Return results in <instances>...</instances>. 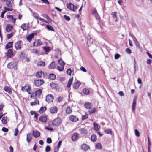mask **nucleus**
Here are the masks:
<instances>
[{
  "mask_svg": "<svg viewBox=\"0 0 152 152\" xmlns=\"http://www.w3.org/2000/svg\"><path fill=\"white\" fill-rule=\"evenodd\" d=\"M46 110V108L45 107H41L39 110V112L40 113H42L44 112Z\"/></svg>",
  "mask_w": 152,
  "mask_h": 152,
  "instance_id": "obj_32",
  "label": "nucleus"
},
{
  "mask_svg": "<svg viewBox=\"0 0 152 152\" xmlns=\"http://www.w3.org/2000/svg\"><path fill=\"white\" fill-rule=\"evenodd\" d=\"M19 132V131L18 129L16 128L15 129V133L14 134V135L15 136H16L17 135L18 132Z\"/></svg>",
  "mask_w": 152,
  "mask_h": 152,
  "instance_id": "obj_61",
  "label": "nucleus"
},
{
  "mask_svg": "<svg viewBox=\"0 0 152 152\" xmlns=\"http://www.w3.org/2000/svg\"><path fill=\"white\" fill-rule=\"evenodd\" d=\"M37 93V95H38L39 96H40L42 93V90L39 89L36 91Z\"/></svg>",
  "mask_w": 152,
  "mask_h": 152,
  "instance_id": "obj_53",
  "label": "nucleus"
},
{
  "mask_svg": "<svg viewBox=\"0 0 152 152\" xmlns=\"http://www.w3.org/2000/svg\"><path fill=\"white\" fill-rule=\"evenodd\" d=\"M93 125L94 127L95 130L97 131H98L99 129V126L96 123L94 122L93 123Z\"/></svg>",
  "mask_w": 152,
  "mask_h": 152,
  "instance_id": "obj_27",
  "label": "nucleus"
},
{
  "mask_svg": "<svg viewBox=\"0 0 152 152\" xmlns=\"http://www.w3.org/2000/svg\"><path fill=\"white\" fill-rule=\"evenodd\" d=\"M56 78V76L54 74H50L49 76V78L51 80H54Z\"/></svg>",
  "mask_w": 152,
  "mask_h": 152,
  "instance_id": "obj_28",
  "label": "nucleus"
},
{
  "mask_svg": "<svg viewBox=\"0 0 152 152\" xmlns=\"http://www.w3.org/2000/svg\"><path fill=\"white\" fill-rule=\"evenodd\" d=\"M129 36L132 37L134 42H135L137 41L135 37L133 34L131 33H129Z\"/></svg>",
  "mask_w": 152,
  "mask_h": 152,
  "instance_id": "obj_42",
  "label": "nucleus"
},
{
  "mask_svg": "<svg viewBox=\"0 0 152 152\" xmlns=\"http://www.w3.org/2000/svg\"><path fill=\"white\" fill-rule=\"evenodd\" d=\"M51 150V148L49 146H47L46 148L45 151L46 152H48Z\"/></svg>",
  "mask_w": 152,
  "mask_h": 152,
  "instance_id": "obj_48",
  "label": "nucleus"
},
{
  "mask_svg": "<svg viewBox=\"0 0 152 152\" xmlns=\"http://www.w3.org/2000/svg\"><path fill=\"white\" fill-rule=\"evenodd\" d=\"M2 130L3 131L5 132H7L8 131V129L7 128L4 127H3L2 128Z\"/></svg>",
  "mask_w": 152,
  "mask_h": 152,
  "instance_id": "obj_63",
  "label": "nucleus"
},
{
  "mask_svg": "<svg viewBox=\"0 0 152 152\" xmlns=\"http://www.w3.org/2000/svg\"><path fill=\"white\" fill-rule=\"evenodd\" d=\"M120 55L118 53H117L115 55V59H118L120 57Z\"/></svg>",
  "mask_w": 152,
  "mask_h": 152,
  "instance_id": "obj_60",
  "label": "nucleus"
},
{
  "mask_svg": "<svg viewBox=\"0 0 152 152\" xmlns=\"http://www.w3.org/2000/svg\"><path fill=\"white\" fill-rule=\"evenodd\" d=\"M2 122L4 124H6L7 123V121L5 118V117H4L2 118L1 120Z\"/></svg>",
  "mask_w": 152,
  "mask_h": 152,
  "instance_id": "obj_55",
  "label": "nucleus"
},
{
  "mask_svg": "<svg viewBox=\"0 0 152 152\" xmlns=\"http://www.w3.org/2000/svg\"><path fill=\"white\" fill-rule=\"evenodd\" d=\"M12 25L8 24L6 26V30L7 32H10L12 30Z\"/></svg>",
  "mask_w": 152,
  "mask_h": 152,
  "instance_id": "obj_22",
  "label": "nucleus"
},
{
  "mask_svg": "<svg viewBox=\"0 0 152 152\" xmlns=\"http://www.w3.org/2000/svg\"><path fill=\"white\" fill-rule=\"evenodd\" d=\"M13 56V53L12 49H9L8 50L7 56L8 57H11Z\"/></svg>",
  "mask_w": 152,
  "mask_h": 152,
  "instance_id": "obj_12",
  "label": "nucleus"
},
{
  "mask_svg": "<svg viewBox=\"0 0 152 152\" xmlns=\"http://www.w3.org/2000/svg\"><path fill=\"white\" fill-rule=\"evenodd\" d=\"M6 4L9 7H11L12 6V4H11L10 1H7Z\"/></svg>",
  "mask_w": 152,
  "mask_h": 152,
  "instance_id": "obj_43",
  "label": "nucleus"
},
{
  "mask_svg": "<svg viewBox=\"0 0 152 152\" xmlns=\"http://www.w3.org/2000/svg\"><path fill=\"white\" fill-rule=\"evenodd\" d=\"M64 68V66H58L57 67V69L59 71H62L63 70Z\"/></svg>",
  "mask_w": 152,
  "mask_h": 152,
  "instance_id": "obj_46",
  "label": "nucleus"
},
{
  "mask_svg": "<svg viewBox=\"0 0 152 152\" xmlns=\"http://www.w3.org/2000/svg\"><path fill=\"white\" fill-rule=\"evenodd\" d=\"M136 106V103L135 101L134 100L132 105V110L134 112L135 111V109Z\"/></svg>",
  "mask_w": 152,
  "mask_h": 152,
  "instance_id": "obj_29",
  "label": "nucleus"
},
{
  "mask_svg": "<svg viewBox=\"0 0 152 152\" xmlns=\"http://www.w3.org/2000/svg\"><path fill=\"white\" fill-rule=\"evenodd\" d=\"M80 69L81 71L84 72H86L87 71L86 69L83 66H82L80 68Z\"/></svg>",
  "mask_w": 152,
  "mask_h": 152,
  "instance_id": "obj_64",
  "label": "nucleus"
},
{
  "mask_svg": "<svg viewBox=\"0 0 152 152\" xmlns=\"http://www.w3.org/2000/svg\"><path fill=\"white\" fill-rule=\"evenodd\" d=\"M58 62L59 64L61 65V66H64L65 64L64 62L61 59H60L59 60H58Z\"/></svg>",
  "mask_w": 152,
  "mask_h": 152,
  "instance_id": "obj_39",
  "label": "nucleus"
},
{
  "mask_svg": "<svg viewBox=\"0 0 152 152\" xmlns=\"http://www.w3.org/2000/svg\"><path fill=\"white\" fill-rule=\"evenodd\" d=\"M79 131L82 134L86 135L88 134V131L87 130L84 128L80 129Z\"/></svg>",
  "mask_w": 152,
  "mask_h": 152,
  "instance_id": "obj_11",
  "label": "nucleus"
},
{
  "mask_svg": "<svg viewBox=\"0 0 152 152\" xmlns=\"http://www.w3.org/2000/svg\"><path fill=\"white\" fill-rule=\"evenodd\" d=\"M42 44V42L40 40H38L37 42L36 46H39Z\"/></svg>",
  "mask_w": 152,
  "mask_h": 152,
  "instance_id": "obj_54",
  "label": "nucleus"
},
{
  "mask_svg": "<svg viewBox=\"0 0 152 152\" xmlns=\"http://www.w3.org/2000/svg\"><path fill=\"white\" fill-rule=\"evenodd\" d=\"M80 83L79 82H75L73 85V87L75 89L78 88L80 85Z\"/></svg>",
  "mask_w": 152,
  "mask_h": 152,
  "instance_id": "obj_17",
  "label": "nucleus"
},
{
  "mask_svg": "<svg viewBox=\"0 0 152 152\" xmlns=\"http://www.w3.org/2000/svg\"><path fill=\"white\" fill-rule=\"evenodd\" d=\"M83 93L85 94L88 95L89 93V90L87 88H84L83 90Z\"/></svg>",
  "mask_w": 152,
  "mask_h": 152,
  "instance_id": "obj_37",
  "label": "nucleus"
},
{
  "mask_svg": "<svg viewBox=\"0 0 152 152\" xmlns=\"http://www.w3.org/2000/svg\"><path fill=\"white\" fill-rule=\"evenodd\" d=\"M17 64L14 62H10L7 64V67L10 69L15 70L17 69Z\"/></svg>",
  "mask_w": 152,
  "mask_h": 152,
  "instance_id": "obj_2",
  "label": "nucleus"
},
{
  "mask_svg": "<svg viewBox=\"0 0 152 152\" xmlns=\"http://www.w3.org/2000/svg\"><path fill=\"white\" fill-rule=\"evenodd\" d=\"M88 117V115L87 114H86L85 115H82V119L84 120L85 119L87 118Z\"/></svg>",
  "mask_w": 152,
  "mask_h": 152,
  "instance_id": "obj_50",
  "label": "nucleus"
},
{
  "mask_svg": "<svg viewBox=\"0 0 152 152\" xmlns=\"http://www.w3.org/2000/svg\"><path fill=\"white\" fill-rule=\"evenodd\" d=\"M34 37V34L33 33H31L27 37L26 39L30 42L32 40V39Z\"/></svg>",
  "mask_w": 152,
  "mask_h": 152,
  "instance_id": "obj_19",
  "label": "nucleus"
},
{
  "mask_svg": "<svg viewBox=\"0 0 152 152\" xmlns=\"http://www.w3.org/2000/svg\"><path fill=\"white\" fill-rule=\"evenodd\" d=\"M61 122V119L59 118H57L52 121L53 125L55 126H58Z\"/></svg>",
  "mask_w": 152,
  "mask_h": 152,
  "instance_id": "obj_1",
  "label": "nucleus"
},
{
  "mask_svg": "<svg viewBox=\"0 0 152 152\" xmlns=\"http://www.w3.org/2000/svg\"><path fill=\"white\" fill-rule=\"evenodd\" d=\"M7 18H8L11 21V22L15 23V22L16 19L14 18L12 15H7Z\"/></svg>",
  "mask_w": 152,
  "mask_h": 152,
  "instance_id": "obj_9",
  "label": "nucleus"
},
{
  "mask_svg": "<svg viewBox=\"0 0 152 152\" xmlns=\"http://www.w3.org/2000/svg\"><path fill=\"white\" fill-rule=\"evenodd\" d=\"M31 87L29 86H26L24 87H22V90L23 91H26L28 92L29 94H31V93L30 92L31 91Z\"/></svg>",
  "mask_w": 152,
  "mask_h": 152,
  "instance_id": "obj_4",
  "label": "nucleus"
},
{
  "mask_svg": "<svg viewBox=\"0 0 152 152\" xmlns=\"http://www.w3.org/2000/svg\"><path fill=\"white\" fill-rule=\"evenodd\" d=\"M72 72V71L70 68L68 69L66 71L67 74L69 75H71Z\"/></svg>",
  "mask_w": 152,
  "mask_h": 152,
  "instance_id": "obj_52",
  "label": "nucleus"
},
{
  "mask_svg": "<svg viewBox=\"0 0 152 152\" xmlns=\"http://www.w3.org/2000/svg\"><path fill=\"white\" fill-rule=\"evenodd\" d=\"M43 3H44L47 4H48L49 3L48 0H41Z\"/></svg>",
  "mask_w": 152,
  "mask_h": 152,
  "instance_id": "obj_62",
  "label": "nucleus"
},
{
  "mask_svg": "<svg viewBox=\"0 0 152 152\" xmlns=\"http://www.w3.org/2000/svg\"><path fill=\"white\" fill-rule=\"evenodd\" d=\"M4 89L6 92L8 93L9 94H10L11 92L10 88L8 87L5 86L4 87Z\"/></svg>",
  "mask_w": 152,
  "mask_h": 152,
  "instance_id": "obj_34",
  "label": "nucleus"
},
{
  "mask_svg": "<svg viewBox=\"0 0 152 152\" xmlns=\"http://www.w3.org/2000/svg\"><path fill=\"white\" fill-rule=\"evenodd\" d=\"M39 120L41 122H45L47 121V118L45 116H42L39 117Z\"/></svg>",
  "mask_w": 152,
  "mask_h": 152,
  "instance_id": "obj_15",
  "label": "nucleus"
},
{
  "mask_svg": "<svg viewBox=\"0 0 152 152\" xmlns=\"http://www.w3.org/2000/svg\"><path fill=\"white\" fill-rule=\"evenodd\" d=\"M85 107L87 109H90L91 107V103L89 102H86L84 104Z\"/></svg>",
  "mask_w": 152,
  "mask_h": 152,
  "instance_id": "obj_23",
  "label": "nucleus"
},
{
  "mask_svg": "<svg viewBox=\"0 0 152 152\" xmlns=\"http://www.w3.org/2000/svg\"><path fill=\"white\" fill-rule=\"evenodd\" d=\"M35 84L36 86H41L44 83L42 80H34Z\"/></svg>",
  "mask_w": 152,
  "mask_h": 152,
  "instance_id": "obj_3",
  "label": "nucleus"
},
{
  "mask_svg": "<svg viewBox=\"0 0 152 152\" xmlns=\"http://www.w3.org/2000/svg\"><path fill=\"white\" fill-rule=\"evenodd\" d=\"M35 75L37 77L41 78L42 76L43 77L44 76L45 74L43 72L41 71L40 72H37Z\"/></svg>",
  "mask_w": 152,
  "mask_h": 152,
  "instance_id": "obj_13",
  "label": "nucleus"
},
{
  "mask_svg": "<svg viewBox=\"0 0 152 152\" xmlns=\"http://www.w3.org/2000/svg\"><path fill=\"white\" fill-rule=\"evenodd\" d=\"M64 17L67 21H69L70 20V17L66 15H64Z\"/></svg>",
  "mask_w": 152,
  "mask_h": 152,
  "instance_id": "obj_51",
  "label": "nucleus"
},
{
  "mask_svg": "<svg viewBox=\"0 0 152 152\" xmlns=\"http://www.w3.org/2000/svg\"><path fill=\"white\" fill-rule=\"evenodd\" d=\"M13 42H8L6 45L5 48L7 49L12 48V46Z\"/></svg>",
  "mask_w": 152,
  "mask_h": 152,
  "instance_id": "obj_20",
  "label": "nucleus"
},
{
  "mask_svg": "<svg viewBox=\"0 0 152 152\" xmlns=\"http://www.w3.org/2000/svg\"><path fill=\"white\" fill-rule=\"evenodd\" d=\"M53 96L51 94L47 95L46 97L45 100L48 103L52 102L53 99Z\"/></svg>",
  "mask_w": 152,
  "mask_h": 152,
  "instance_id": "obj_5",
  "label": "nucleus"
},
{
  "mask_svg": "<svg viewBox=\"0 0 152 152\" xmlns=\"http://www.w3.org/2000/svg\"><path fill=\"white\" fill-rule=\"evenodd\" d=\"M69 119L73 122H76L79 120V119L77 117L73 115H71L70 116Z\"/></svg>",
  "mask_w": 152,
  "mask_h": 152,
  "instance_id": "obj_6",
  "label": "nucleus"
},
{
  "mask_svg": "<svg viewBox=\"0 0 152 152\" xmlns=\"http://www.w3.org/2000/svg\"><path fill=\"white\" fill-rule=\"evenodd\" d=\"M46 27L47 29L49 31H54V30L53 29V27L51 25H47Z\"/></svg>",
  "mask_w": 152,
  "mask_h": 152,
  "instance_id": "obj_38",
  "label": "nucleus"
},
{
  "mask_svg": "<svg viewBox=\"0 0 152 152\" xmlns=\"http://www.w3.org/2000/svg\"><path fill=\"white\" fill-rule=\"evenodd\" d=\"M81 148V149L85 151H86L90 148L89 146L86 144H83Z\"/></svg>",
  "mask_w": 152,
  "mask_h": 152,
  "instance_id": "obj_10",
  "label": "nucleus"
},
{
  "mask_svg": "<svg viewBox=\"0 0 152 152\" xmlns=\"http://www.w3.org/2000/svg\"><path fill=\"white\" fill-rule=\"evenodd\" d=\"M47 142L48 143H50L52 142V140L51 138L48 137L47 139Z\"/></svg>",
  "mask_w": 152,
  "mask_h": 152,
  "instance_id": "obj_57",
  "label": "nucleus"
},
{
  "mask_svg": "<svg viewBox=\"0 0 152 152\" xmlns=\"http://www.w3.org/2000/svg\"><path fill=\"white\" fill-rule=\"evenodd\" d=\"M73 77L70 79L67 84V87L69 88L70 87L73 81Z\"/></svg>",
  "mask_w": 152,
  "mask_h": 152,
  "instance_id": "obj_33",
  "label": "nucleus"
},
{
  "mask_svg": "<svg viewBox=\"0 0 152 152\" xmlns=\"http://www.w3.org/2000/svg\"><path fill=\"white\" fill-rule=\"evenodd\" d=\"M45 63L43 61H40V62L37 64L38 66H42V67H44L45 66Z\"/></svg>",
  "mask_w": 152,
  "mask_h": 152,
  "instance_id": "obj_41",
  "label": "nucleus"
},
{
  "mask_svg": "<svg viewBox=\"0 0 152 152\" xmlns=\"http://www.w3.org/2000/svg\"><path fill=\"white\" fill-rule=\"evenodd\" d=\"M21 27L23 31L26 30L28 28V26H26L25 23H24L22 24L21 26Z\"/></svg>",
  "mask_w": 152,
  "mask_h": 152,
  "instance_id": "obj_36",
  "label": "nucleus"
},
{
  "mask_svg": "<svg viewBox=\"0 0 152 152\" xmlns=\"http://www.w3.org/2000/svg\"><path fill=\"white\" fill-rule=\"evenodd\" d=\"M96 112V108H93L89 110L88 112L90 114H92Z\"/></svg>",
  "mask_w": 152,
  "mask_h": 152,
  "instance_id": "obj_40",
  "label": "nucleus"
},
{
  "mask_svg": "<svg viewBox=\"0 0 152 152\" xmlns=\"http://www.w3.org/2000/svg\"><path fill=\"white\" fill-rule=\"evenodd\" d=\"M96 148L98 149H101L102 147L101 144L99 143H98L96 145Z\"/></svg>",
  "mask_w": 152,
  "mask_h": 152,
  "instance_id": "obj_44",
  "label": "nucleus"
},
{
  "mask_svg": "<svg viewBox=\"0 0 152 152\" xmlns=\"http://www.w3.org/2000/svg\"><path fill=\"white\" fill-rule=\"evenodd\" d=\"M56 65L54 62H53L50 64L49 68L50 69H53L56 67Z\"/></svg>",
  "mask_w": 152,
  "mask_h": 152,
  "instance_id": "obj_25",
  "label": "nucleus"
},
{
  "mask_svg": "<svg viewBox=\"0 0 152 152\" xmlns=\"http://www.w3.org/2000/svg\"><path fill=\"white\" fill-rule=\"evenodd\" d=\"M32 139L31 134V133H28L27 134L26 140L29 142H31Z\"/></svg>",
  "mask_w": 152,
  "mask_h": 152,
  "instance_id": "obj_16",
  "label": "nucleus"
},
{
  "mask_svg": "<svg viewBox=\"0 0 152 152\" xmlns=\"http://www.w3.org/2000/svg\"><path fill=\"white\" fill-rule=\"evenodd\" d=\"M43 17L46 18L49 23H51L52 21V20L47 15H45Z\"/></svg>",
  "mask_w": 152,
  "mask_h": 152,
  "instance_id": "obj_35",
  "label": "nucleus"
},
{
  "mask_svg": "<svg viewBox=\"0 0 152 152\" xmlns=\"http://www.w3.org/2000/svg\"><path fill=\"white\" fill-rule=\"evenodd\" d=\"M43 48L46 52H48L50 50V48L49 47H44Z\"/></svg>",
  "mask_w": 152,
  "mask_h": 152,
  "instance_id": "obj_47",
  "label": "nucleus"
},
{
  "mask_svg": "<svg viewBox=\"0 0 152 152\" xmlns=\"http://www.w3.org/2000/svg\"><path fill=\"white\" fill-rule=\"evenodd\" d=\"M33 134L34 136L36 138L38 137L40 135V132L37 131L33 130Z\"/></svg>",
  "mask_w": 152,
  "mask_h": 152,
  "instance_id": "obj_18",
  "label": "nucleus"
},
{
  "mask_svg": "<svg viewBox=\"0 0 152 152\" xmlns=\"http://www.w3.org/2000/svg\"><path fill=\"white\" fill-rule=\"evenodd\" d=\"M72 112L71 108L69 107H68L66 110V114H70Z\"/></svg>",
  "mask_w": 152,
  "mask_h": 152,
  "instance_id": "obj_30",
  "label": "nucleus"
},
{
  "mask_svg": "<svg viewBox=\"0 0 152 152\" xmlns=\"http://www.w3.org/2000/svg\"><path fill=\"white\" fill-rule=\"evenodd\" d=\"M57 108L56 107H54L50 109V112L52 114L55 113L57 112Z\"/></svg>",
  "mask_w": 152,
  "mask_h": 152,
  "instance_id": "obj_14",
  "label": "nucleus"
},
{
  "mask_svg": "<svg viewBox=\"0 0 152 152\" xmlns=\"http://www.w3.org/2000/svg\"><path fill=\"white\" fill-rule=\"evenodd\" d=\"M88 39L87 45L89 46L93 43L94 40L92 38H91L90 37H88Z\"/></svg>",
  "mask_w": 152,
  "mask_h": 152,
  "instance_id": "obj_26",
  "label": "nucleus"
},
{
  "mask_svg": "<svg viewBox=\"0 0 152 152\" xmlns=\"http://www.w3.org/2000/svg\"><path fill=\"white\" fill-rule=\"evenodd\" d=\"M13 36V33L12 32L10 34H7V37L8 39H10Z\"/></svg>",
  "mask_w": 152,
  "mask_h": 152,
  "instance_id": "obj_59",
  "label": "nucleus"
},
{
  "mask_svg": "<svg viewBox=\"0 0 152 152\" xmlns=\"http://www.w3.org/2000/svg\"><path fill=\"white\" fill-rule=\"evenodd\" d=\"M5 10L7 11H12L13 10V9L12 8H8L6 7H4Z\"/></svg>",
  "mask_w": 152,
  "mask_h": 152,
  "instance_id": "obj_58",
  "label": "nucleus"
},
{
  "mask_svg": "<svg viewBox=\"0 0 152 152\" xmlns=\"http://www.w3.org/2000/svg\"><path fill=\"white\" fill-rule=\"evenodd\" d=\"M79 135V134L77 132L74 133L72 137V140L74 142L77 141Z\"/></svg>",
  "mask_w": 152,
  "mask_h": 152,
  "instance_id": "obj_7",
  "label": "nucleus"
},
{
  "mask_svg": "<svg viewBox=\"0 0 152 152\" xmlns=\"http://www.w3.org/2000/svg\"><path fill=\"white\" fill-rule=\"evenodd\" d=\"M73 6L74 5L70 3L66 4L67 8L70 10H72Z\"/></svg>",
  "mask_w": 152,
  "mask_h": 152,
  "instance_id": "obj_24",
  "label": "nucleus"
},
{
  "mask_svg": "<svg viewBox=\"0 0 152 152\" xmlns=\"http://www.w3.org/2000/svg\"><path fill=\"white\" fill-rule=\"evenodd\" d=\"M33 16L36 19H39V18L38 15L37 14L35 13H33Z\"/></svg>",
  "mask_w": 152,
  "mask_h": 152,
  "instance_id": "obj_49",
  "label": "nucleus"
},
{
  "mask_svg": "<svg viewBox=\"0 0 152 152\" xmlns=\"http://www.w3.org/2000/svg\"><path fill=\"white\" fill-rule=\"evenodd\" d=\"M21 41H19L15 43V48L16 50H19L21 49Z\"/></svg>",
  "mask_w": 152,
  "mask_h": 152,
  "instance_id": "obj_8",
  "label": "nucleus"
},
{
  "mask_svg": "<svg viewBox=\"0 0 152 152\" xmlns=\"http://www.w3.org/2000/svg\"><path fill=\"white\" fill-rule=\"evenodd\" d=\"M97 139L96 136L94 134H93L91 135V140L93 142H95Z\"/></svg>",
  "mask_w": 152,
  "mask_h": 152,
  "instance_id": "obj_31",
  "label": "nucleus"
},
{
  "mask_svg": "<svg viewBox=\"0 0 152 152\" xmlns=\"http://www.w3.org/2000/svg\"><path fill=\"white\" fill-rule=\"evenodd\" d=\"M105 132L108 134H112V132L110 129H107L105 131Z\"/></svg>",
  "mask_w": 152,
  "mask_h": 152,
  "instance_id": "obj_45",
  "label": "nucleus"
},
{
  "mask_svg": "<svg viewBox=\"0 0 152 152\" xmlns=\"http://www.w3.org/2000/svg\"><path fill=\"white\" fill-rule=\"evenodd\" d=\"M50 86L52 88L56 89H57L58 88V85L54 83H50Z\"/></svg>",
  "mask_w": 152,
  "mask_h": 152,
  "instance_id": "obj_21",
  "label": "nucleus"
},
{
  "mask_svg": "<svg viewBox=\"0 0 152 152\" xmlns=\"http://www.w3.org/2000/svg\"><path fill=\"white\" fill-rule=\"evenodd\" d=\"M134 132H135V135L137 137H139L140 136V133L137 130L135 129L134 130Z\"/></svg>",
  "mask_w": 152,
  "mask_h": 152,
  "instance_id": "obj_56",
  "label": "nucleus"
}]
</instances>
